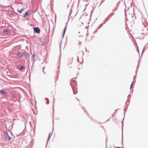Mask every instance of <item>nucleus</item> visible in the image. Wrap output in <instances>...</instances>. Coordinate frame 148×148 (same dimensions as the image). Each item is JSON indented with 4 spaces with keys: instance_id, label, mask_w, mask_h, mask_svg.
I'll list each match as a JSON object with an SVG mask.
<instances>
[{
    "instance_id": "obj_11",
    "label": "nucleus",
    "mask_w": 148,
    "mask_h": 148,
    "mask_svg": "<svg viewBox=\"0 0 148 148\" xmlns=\"http://www.w3.org/2000/svg\"><path fill=\"white\" fill-rule=\"evenodd\" d=\"M51 136V134H49L48 135V140H49L50 137Z\"/></svg>"
},
{
    "instance_id": "obj_6",
    "label": "nucleus",
    "mask_w": 148,
    "mask_h": 148,
    "mask_svg": "<svg viewBox=\"0 0 148 148\" xmlns=\"http://www.w3.org/2000/svg\"><path fill=\"white\" fill-rule=\"evenodd\" d=\"M25 10V9L24 8H22L21 10H17V11L19 13H22V11H23V10Z\"/></svg>"
},
{
    "instance_id": "obj_10",
    "label": "nucleus",
    "mask_w": 148,
    "mask_h": 148,
    "mask_svg": "<svg viewBox=\"0 0 148 148\" xmlns=\"http://www.w3.org/2000/svg\"><path fill=\"white\" fill-rule=\"evenodd\" d=\"M18 55L20 57H21L22 56V54L21 53H19L18 54Z\"/></svg>"
},
{
    "instance_id": "obj_1",
    "label": "nucleus",
    "mask_w": 148,
    "mask_h": 148,
    "mask_svg": "<svg viewBox=\"0 0 148 148\" xmlns=\"http://www.w3.org/2000/svg\"><path fill=\"white\" fill-rule=\"evenodd\" d=\"M5 139V141L8 143H11L13 141L12 138L11 136H10L7 132L6 131L4 132Z\"/></svg>"
},
{
    "instance_id": "obj_5",
    "label": "nucleus",
    "mask_w": 148,
    "mask_h": 148,
    "mask_svg": "<svg viewBox=\"0 0 148 148\" xmlns=\"http://www.w3.org/2000/svg\"><path fill=\"white\" fill-rule=\"evenodd\" d=\"M9 30L8 29H6L4 31V33L5 34H7L9 32Z\"/></svg>"
},
{
    "instance_id": "obj_14",
    "label": "nucleus",
    "mask_w": 148,
    "mask_h": 148,
    "mask_svg": "<svg viewBox=\"0 0 148 148\" xmlns=\"http://www.w3.org/2000/svg\"><path fill=\"white\" fill-rule=\"evenodd\" d=\"M132 84H131V85L130 88V89H131L132 88Z\"/></svg>"
},
{
    "instance_id": "obj_12",
    "label": "nucleus",
    "mask_w": 148,
    "mask_h": 148,
    "mask_svg": "<svg viewBox=\"0 0 148 148\" xmlns=\"http://www.w3.org/2000/svg\"><path fill=\"white\" fill-rule=\"evenodd\" d=\"M65 34V28H64V32H63V38L64 37V34Z\"/></svg>"
},
{
    "instance_id": "obj_9",
    "label": "nucleus",
    "mask_w": 148,
    "mask_h": 148,
    "mask_svg": "<svg viewBox=\"0 0 148 148\" xmlns=\"http://www.w3.org/2000/svg\"><path fill=\"white\" fill-rule=\"evenodd\" d=\"M23 69V66H21L20 68H19V69L20 70H22Z\"/></svg>"
},
{
    "instance_id": "obj_2",
    "label": "nucleus",
    "mask_w": 148,
    "mask_h": 148,
    "mask_svg": "<svg viewBox=\"0 0 148 148\" xmlns=\"http://www.w3.org/2000/svg\"><path fill=\"white\" fill-rule=\"evenodd\" d=\"M33 29L34 31L38 33H39L40 32V30L38 28V27H34Z\"/></svg>"
},
{
    "instance_id": "obj_13",
    "label": "nucleus",
    "mask_w": 148,
    "mask_h": 148,
    "mask_svg": "<svg viewBox=\"0 0 148 148\" xmlns=\"http://www.w3.org/2000/svg\"><path fill=\"white\" fill-rule=\"evenodd\" d=\"M114 14V13H111L110 14V15L111 16H112L113 14Z\"/></svg>"
},
{
    "instance_id": "obj_3",
    "label": "nucleus",
    "mask_w": 148,
    "mask_h": 148,
    "mask_svg": "<svg viewBox=\"0 0 148 148\" xmlns=\"http://www.w3.org/2000/svg\"><path fill=\"white\" fill-rule=\"evenodd\" d=\"M31 14V12L30 11H28L27 12H26L24 15V17H26L29 15Z\"/></svg>"
},
{
    "instance_id": "obj_8",
    "label": "nucleus",
    "mask_w": 148,
    "mask_h": 148,
    "mask_svg": "<svg viewBox=\"0 0 148 148\" xmlns=\"http://www.w3.org/2000/svg\"><path fill=\"white\" fill-rule=\"evenodd\" d=\"M35 57V55L34 54L32 56L31 58L33 60L34 58Z\"/></svg>"
},
{
    "instance_id": "obj_7",
    "label": "nucleus",
    "mask_w": 148,
    "mask_h": 148,
    "mask_svg": "<svg viewBox=\"0 0 148 148\" xmlns=\"http://www.w3.org/2000/svg\"><path fill=\"white\" fill-rule=\"evenodd\" d=\"M23 56L26 57L28 56V53H24L23 54Z\"/></svg>"
},
{
    "instance_id": "obj_4",
    "label": "nucleus",
    "mask_w": 148,
    "mask_h": 148,
    "mask_svg": "<svg viewBox=\"0 0 148 148\" xmlns=\"http://www.w3.org/2000/svg\"><path fill=\"white\" fill-rule=\"evenodd\" d=\"M0 92L1 94H3L5 95H6L7 94V92L5 91H3L2 90L0 91Z\"/></svg>"
},
{
    "instance_id": "obj_15",
    "label": "nucleus",
    "mask_w": 148,
    "mask_h": 148,
    "mask_svg": "<svg viewBox=\"0 0 148 148\" xmlns=\"http://www.w3.org/2000/svg\"><path fill=\"white\" fill-rule=\"evenodd\" d=\"M13 97H15V95H13Z\"/></svg>"
}]
</instances>
